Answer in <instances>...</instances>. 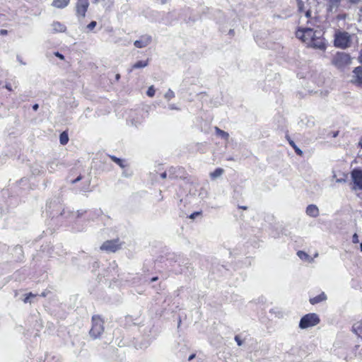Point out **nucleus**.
Here are the masks:
<instances>
[{
    "mask_svg": "<svg viewBox=\"0 0 362 362\" xmlns=\"http://www.w3.org/2000/svg\"><path fill=\"white\" fill-rule=\"evenodd\" d=\"M358 60L362 64V48H361V52H360V55L358 57Z\"/></svg>",
    "mask_w": 362,
    "mask_h": 362,
    "instance_id": "35",
    "label": "nucleus"
},
{
    "mask_svg": "<svg viewBox=\"0 0 362 362\" xmlns=\"http://www.w3.org/2000/svg\"><path fill=\"white\" fill-rule=\"evenodd\" d=\"M18 60L19 61V62H20L21 64H25V63H23V62H22V60H21V59H20L19 57H18Z\"/></svg>",
    "mask_w": 362,
    "mask_h": 362,
    "instance_id": "47",
    "label": "nucleus"
},
{
    "mask_svg": "<svg viewBox=\"0 0 362 362\" xmlns=\"http://www.w3.org/2000/svg\"><path fill=\"white\" fill-rule=\"evenodd\" d=\"M332 63L337 68H343L351 64V57L346 53L337 52L334 56Z\"/></svg>",
    "mask_w": 362,
    "mask_h": 362,
    "instance_id": "5",
    "label": "nucleus"
},
{
    "mask_svg": "<svg viewBox=\"0 0 362 362\" xmlns=\"http://www.w3.org/2000/svg\"><path fill=\"white\" fill-rule=\"evenodd\" d=\"M347 1L352 4H358V2L361 1L362 0H347Z\"/></svg>",
    "mask_w": 362,
    "mask_h": 362,
    "instance_id": "31",
    "label": "nucleus"
},
{
    "mask_svg": "<svg viewBox=\"0 0 362 362\" xmlns=\"http://www.w3.org/2000/svg\"><path fill=\"white\" fill-rule=\"evenodd\" d=\"M359 146L362 148V138L361 139L359 143H358Z\"/></svg>",
    "mask_w": 362,
    "mask_h": 362,
    "instance_id": "46",
    "label": "nucleus"
},
{
    "mask_svg": "<svg viewBox=\"0 0 362 362\" xmlns=\"http://www.w3.org/2000/svg\"><path fill=\"white\" fill-rule=\"evenodd\" d=\"M5 88H6L7 90H10V91H11V90H12V88H11V84H6V85L5 86Z\"/></svg>",
    "mask_w": 362,
    "mask_h": 362,
    "instance_id": "33",
    "label": "nucleus"
},
{
    "mask_svg": "<svg viewBox=\"0 0 362 362\" xmlns=\"http://www.w3.org/2000/svg\"><path fill=\"white\" fill-rule=\"evenodd\" d=\"M59 141H60L61 144H62V145H65L68 143L69 136H68V134L65 132H62L60 134Z\"/></svg>",
    "mask_w": 362,
    "mask_h": 362,
    "instance_id": "20",
    "label": "nucleus"
},
{
    "mask_svg": "<svg viewBox=\"0 0 362 362\" xmlns=\"http://www.w3.org/2000/svg\"><path fill=\"white\" fill-rule=\"evenodd\" d=\"M0 33L2 34V35H6L7 33V30H1L0 31Z\"/></svg>",
    "mask_w": 362,
    "mask_h": 362,
    "instance_id": "39",
    "label": "nucleus"
},
{
    "mask_svg": "<svg viewBox=\"0 0 362 362\" xmlns=\"http://www.w3.org/2000/svg\"><path fill=\"white\" fill-rule=\"evenodd\" d=\"M351 43V35L346 31L337 30L334 35V46L341 49H346L350 47Z\"/></svg>",
    "mask_w": 362,
    "mask_h": 362,
    "instance_id": "2",
    "label": "nucleus"
},
{
    "mask_svg": "<svg viewBox=\"0 0 362 362\" xmlns=\"http://www.w3.org/2000/svg\"><path fill=\"white\" fill-rule=\"evenodd\" d=\"M53 33H64L66 30V27L59 21H54L51 25Z\"/></svg>",
    "mask_w": 362,
    "mask_h": 362,
    "instance_id": "10",
    "label": "nucleus"
},
{
    "mask_svg": "<svg viewBox=\"0 0 362 362\" xmlns=\"http://www.w3.org/2000/svg\"><path fill=\"white\" fill-rule=\"evenodd\" d=\"M27 296H29V297H35L36 295L32 293H29Z\"/></svg>",
    "mask_w": 362,
    "mask_h": 362,
    "instance_id": "43",
    "label": "nucleus"
},
{
    "mask_svg": "<svg viewBox=\"0 0 362 362\" xmlns=\"http://www.w3.org/2000/svg\"><path fill=\"white\" fill-rule=\"evenodd\" d=\"M299 16L300 26L296 32V37L307 47L325 50L327 45L320 30H314L319 27L320 20L317 13H313L310 3L305 4L302 0H296Z\"/></svg>",
    "mask_w": 362,
    "mask_h": 362,
    "instance_id": "1",
    "label": "nucleus"
},
{
    "mask_svg": "<svg viewBox=\"0 0 362 362\" xmlns=\"http://www.w3.org/2000/svg\"><path fill=\"white\" fill-rule=\"evenodd\" d=\"M112 160H114L117 164H118L119 166L123 167V163H123V161H122L121 159L117 158H116V157H115V156H112Z\"/></svg>",
    "mask_w": 362,
    "mask_h": 362,
    "instance_id": "24",
    "label": "nucleus"
},
{
    "mask_svg": "<svg viewBox=\"0 0 362 362\" xmlns=\"http://www.w3.org/2000/svg\"><path fill=\"white\" fill-rule=\"evenodd\" d=\"M326 298H327V296H326L325 293H322L320 295H318L313 298H310V302L311 304L314 305V304L318 303L320 302H322V301L326 300Z\"/></svg>",
    "mask_w": 362,
    "mask_h": 362,
    "instance_id": "14",
    "label": "nucleus"
},
{
    "mask_svg": "<svg viewBox=\"0 0 362 362\" xmlns=\"http://www.w3.org/2000/svg\"><path fill=\"white\" fill-rule=\"evenodd\" d=\"M353 73L354 77L356 78L355 81L358 83H362V66L356 67Z\"/></svg>",
    "mask_w": 362,
    "mask_h": 362,
    "instance_id": "13",
    "label": "nucleus"
},
{
    "mask_svg": "<svg viewBox=\"0 0 362 362\" xmlns=\"http://www.w3.org/2000/svg\"><path fill=\"white\" fill-rule=\"evenodd\" d=\"M360 13H361L360 16L362 17V7L360 9Z\"/></svg>",
    "mask_w": 362,
    "mask_h": 362,
    "instance_id": "50",
    "label": "nucleus"
},
{
    "mask_svg": "<svg viewBox=\"0 0 362 362\" xmlns=\"http://www.w3.org/2000/svg\"><path fill=\"white\" fill-rule=\"evenodd\" d=\"M241 209H244V210H246L247 209V206H240Z\"/></svg>",
    "mask_w": 362,
    "mask_h": 362,
    "instance_id": "49",
    "label": "nucleus"
},
{
    "mask_svg": "<svg viewBox=\"0 0 362 362\" xmlns=\"http://www.w3.org/2000/svg\"><path fill=\"white\" fill-rule=\"evenodd\" d=\"M346 182V180L344 178H340V179L337 180V182H338V183H342V182Z\"/></svg>",
    "mask_w": 362,
    "mask_h": 362,
    "instance_id": "32",
    "label": "nucleus"
},
{
    "mask_svg": "<svg viewBox=\"0 0 362 362\" xmlns=\"http://www.w3.org/2000/svg\"><path fill=\"white\" fill-rule=\"evenodd\" d=\"M346 16H347V15L346 13H341V14L337 15V19L339 21L344 20L346 18Z\"/></svg>",
    "mask_w": 362,
    "mask_h": 362,
    "instance_id": "26",
    "label": "nucleus"
},
{
    "mask_svg": "<svg viewBox=\"0 0 362 362\" xmlns=\"http://www.w3.org/2000/svg\"><path fill=\"white\" fill-rule=\"evenodd\" d=\"M45 296H46V294H45V292H43V293H41V296L45 297Z\"/></svg>",
    "mask_w": 362,
    "mask_h": 362,
    "instance_id": "51",
    "label": "nucleus"
},
{
    "mask_svg": "<svg viewBox=\"0 0 362 362\" xmlns=\"http://www.w3.org/2000/svg\"><path fill=\"white\" fill-rule=\"evenodd\" d=\"M81 180V176H79V177H78L76 180H74L73 181V182H74V183H76V182H78V181H79V180Z\"/></svg>",
    "mask_w": 362,
    "mask_h": 362,
    "instance_id": "38",
    "label": "nucleus"
},
{
    "mask_svg": "<svg viewBox=\"0 0 362 362\" xmlns=\"http://www.w3.org/2000/svg\"><path fill=\"white\" fill-rule=\"evenodd\" d=\"M169 108H170V110H175V109H177V107H175L174 105H169Z\"/></svg>",
    "mask_w": 362,
    "mask_h": 362,
    "instance_id": "40",
    "label": "nucleus"
},
{
    "mask_svg": "<svg viewBox=\"0 0 362 362\" xmlns=\"http://www.w3.org/2000/svg\"><path fill=\"white\" fill-rule=\"evenodd\" d=\"M75 11L76 17L81 20L85 18L89 6L88 0H76Z\"/></svg>",
    "mask_w": 362,
    "mask_h": 362,
    "instance_id": "7",
    "label": "nucleus"
},
{
    "mask_svg": "<svg viewBox=\"0 0 362 362\" xmlns=\"http://www.w3.org/2000/svg\"><path fill=\"white\" fill-rule=\"evenodd\" d=\"M306 214L310 217L315 218L319 216V209L315 204H310L306 208Z\"/></svg>",
    "mask_w": 362,
    "mask_h": 362,
    "instance_id": "11",
    "label": "nucleus"
},
{
    "mask_svg": "<svg viewBox=\"0 0 362 362\" xmlns=\"http://www.w3.org/2000/svg\"><path fill=\"white\" fill-rule=\"evenodd\" d=\"M157 279H158V277H153V278H152L151 281H157Z\"/></svg>",
    "mask_w": 362,
    "mask_h": 362,
    "instance_id": "44",
    "label": "nucleus"
},
{
    "mask_svg": "<svg viewBox=\"0 0 362 362\" xmlns=\"http://www.w3.org/2000/svg\"><path fill=\"white\" fill-rule=\"evenodd\" d=\"M351 178L353 183L352 190H362V170L358 168L353 169Z\"/></svg>",
    "mask_w": 362,
    "mask_h": 362,
    "instance_id": "6",
    "label": "nucleus"
},
{
    "mask_svg": "<svg viewBox=\"0 0 362 362\" xmlns=\"http://www.w3.org/2000/svg\"><path fill=\"white\" fill-rule=\"evenodd\" d=\"M96 24H97V23H96V22H95V21H92V22H90V23L88 25L87 28H88L89 30H93V29L96 26Z\"/></svg>",
    "mask_w": 362,
    "mask_h": 362,
    "instance_id": "25",
    "label": "nucleus"
},
{
    "mask_svg": "<svg viewBox=\"0 0 362 362\" xmlns=\"http://www.w3.org/2000/svg\"><path fill=\"white\" fill-rule=\"evenodd\" d=\"M119 248V244L116 240H107L103 243V244L100 246V250L114 252L117 251Z\"/></svg>",
    "mask_w": 362,
    "mask_h": 362,
    "instance_id": "9",
    "label": "nucleus"
},
{
    "mask_svg": "<svg viewBox=\"0 0 362 362\" xmlns=\"http://www.w3.org/2000/svg\"><path fill=\"white\" fill-rule=\"evenodd\" d=\"M148 64V60L146 61H139L136 62L130 69V71H132L134 69H141L144 68L147 66Z\"/></svg>",
    "mask_w": 362,
    "mask_h": 362,
    "instance_id": "15",
    "label": "nucleus"
},
{
    "mask_svg": "<svg viewBox=\"0 0 362 362\" xmlns=\"http://www.w3.org/2000/svg\"><path fill=\"white\" fill-rule=\"evenodd\" d=\"M155 89L153 86H150L147 90V95L149 97H153L155 95Z\"/></svg>",
    "mask_w": 362,
    "mask_h": 362,
    "instance_id": "22",
    "label": "nucleus"
},
{
    "mask_svg": "<svg viewBox=\"0 0 362 362\" xmlns=\"http://www.w3.org/2000/svg\"><path fill=\"white\" fill-rule=\"evenodd\" d=\"M119 78H120V75H119V74H117L116 75V79H117V80H119Z\"/></svg>",
    "mask_w": 362,
    "mask_h": 362,
    "instance_id": "45",
    "label": "nucleus"
},
{
    "mask_svg": "<svg viewBox=\"0 0 362 362\" xmlns=\"http://www.w3.org/2000/svg\"><path fill=\"white\" fill-rule=\"evenodd\" d=\"M296 152L298 154V155H302L303 152L300 150V149H296Z\"/></svg>",
    "mask_w": 362,
    "mask_h": 362,
    "instance_id": "41",
    "label": "nucleus"
},
{
    "mask_svg": "<svg viewBox=\"0 0 362 362\" xmlns=\"http://www.w3.org/2000/svg\"><path fill=\"white\" fill-rule=\"evenodd\" d=\"M166 175H166V173H163L160 175V176H161V177H162L163 179L165 178V177H166Z\"/></svg>",
    "mask_w": 362,
    "mask_h": 362,
    "instance_id": "42",
    "label": "nucleus"
},
{
    "mask_svg": "<svg viewBox=\"0 0 362 362\" xmlns=\"http://www.w3.org/2000/svg\"><path fill=\"white\" fill-rule=\"evenodd\" d=\"M152 42V37L149 35H144L134 41V45L137 48H144L149 45Z\"/></svg>",
    "mask_w": 362,
    "mask_h": 362,
    "instance_id": "8",
    "label": "nucleus"
},
{
    "mask_svg": "<svg viewBox=\"0 0 362 362\" xmlns=\"http://www.w3.org/2000/svg\"><path fill=\"white\" fill-rule=\"evenodd\" d=\"M39 106L37 104H35L33 106V109L36 111L37 109H38Z\"/></svg>",
    "mask_w": 362,
    "mask_h": 362,
    "instance_id": "37",
    "label": "nucleus"
},
{
    "mask_svg": "<svg viewBox=\"0 0 362 362\" xmlns=\"http://www.w3.org/2000/svg\"><path fill=\"white\" fill-rule=\"evenodd\" d=\"M320 322V318L315 313H309L303 316L299 323L301 329H307L317 325Z\"/></svg>",
    "mask_w": 362,
    "mask_h": 362,
    "instance_id": "4",
    "label": "nucleus"
},
{
    "mask_svg": "<svg viewBox=\"0 0 362 362\" xmlns=\"http://www.w3.org/2000/svg\"><path fill=\"white\" fill-rule=\"evenodd\" d=\"M54 55H55L56 57H59L60 59H62V60H63V59H64V57L62 54H60L59 52H55V53H54Z\"/></svg>",
    "mask_w": 362,
    "mask_h": 362,
    "instance_id": "29",
    "label": "nucleus"
},
{
    "mask_svg": "<svg viewBox=\"0 0 362 362\" xmlns=\"http://www.w3.org/2000/svg\"><path fill=\"white\" fill-rule=\"evenodd\" d=\"M352 241L354 243H358V236L356 233H354L352 238Z\"/></svg>",
    "mask_w": 362,
    "mask_h": 362,
    "instance_id": "27",
    "label": "nucleus"
},
{
    "mask_svg": "<svg viewBox=\"0 0 362 362\" xmlns=\"http://www.w3.org/2000/svg\"><path fill=\"white\" fill-rule=\"evenodd\" d=\"M200 213L199 212H195V213H193L190 216H189V218H194L196 216L199 215Z\"/></svg>",
    "mask_w": 362,
    "mask_h": 362,
    "instance_id": "30",
    "label": "nucleus"
},
{
    "mask_svg": "<svg viewBox=\"0 0 362 362\" xmlns=\"http://www.w3.org/2000/svg\"><path fill=\"white\" fill-rule=\"evenodd\" d=\"M194 358H195V354H192V355H190V356H189L188 360H189V361H192V359H194Z\"/></svg>",
    "mask_w": 362,
    "mask_h": 362,
    "instance_id": "36",
    "label": "nucleus"
},
{
    "mask_svg": "<svg viewBox=\"0 0 362 362\" xmlns=\"http://www.w3.org/2000/svg\"><path fill=\"white\" fill-rule=\"evenodd\" d=\"M340 1H341V0H329V10L332 11L333 9L337 8L339 5Z\"/></svg>",
    "mask_w": 362,
    "mask_h": 362,
    "instance_id": "21",
    "label": "nucleus"
},
{
    "mask_svg": "<svg viewBox=\"0 0 362 362\" xmlns=\"http://www.w3.org/2000/svg\"><path fill=\"white\" fill-rule=\"evenodd\" d=\"M297 255L298 256V257L303 260H306V261H309V262H312L313 261V259H311L310 257V256L305 252L303 251H298L297 252Z\"/></svg>",
    "mask_w": 362,
    "mask_h": 362,
    "instance_id": "18",
    "label": "nucleus"
},
{
    "mask_svg": "<svg viewBox=\"0 0 362 362\" xmlns=\"http://www.w3.org/2000/svg\"><path fill=\"white\" fill-rule=\"evenodd\" d=\"M360 249H361V251L362 252V243L360 245Z\"/></svg>",
    "mask_w": 362,
    "mask_h": 362,
    "instance_id": "52",
    "label": "nucleus"
},
{
    "mask_svg": "<svg viewBox=\"0 0 362 362\" xmlns=\"http://www.w3.org/2000/svg\"><path fill=\"white\" fill-rule=\"evenodd\" d=\"M173 97L174 93L170 89H169L168 92L165 94V98H167L168 100H170Z\"/></svg>",
    "mask_w": 362,
    "mask_h": 362,
    "instance_id": "23",
    "label": "nucleus"
},
{
    "mask_svg": "<svg viewBox=\"0 0 362 362\" xmlns=\"http://www.w3.org/2000/svg\"><path fill=\"white\" fill-rule=\"evenodd\" d=\"M223 172H224L223 169H222L221 168H216L214 172H211L210 173V177L212 179H216L217 177H221L223 175Z\"/></svg>",
    "mask_w": 362,
    "mask_h": 362,
    "instance_id": "16",
    "label": "nucleus"
},
{
    "mask_svg": "<svg viewBox=\"0 0 362 362\" xmlns=\"http://www.w3.org/2000/svg\"><path fill=\"white\" fill-rule=\"evenodd\" d=\"M215 130H216V134L218 136H221V138H223V139H224L226 140L228 139L229 134L227 132L220 129L218 127H215Z\"/></svg>",
    "mask_w": 362,
    "mask_h": 362,
    "instance_id": "19",
    "label": "nucleus"
},
{
    "mask_svg": "<svg viewBox=\"0 0 362 362\" xmlns=\"http://www.w3.org/2000/svg\"><path fill=\"white\" fill-rule=\"evenodd\" d=\"M69 3L70 0H53L51 5L56 8L63 9L66 8Z\"/></svg>",
    "mask_w": 362,
    "mask_h": 362,
    "instance_id": "12",
    "label": "nucleus"
},
{
    "mask_svg": "<svg viewBox=\"0 0 362 362\" xmlns=\"http://www.w3.org/2000/svg\"><path fill=\"white\" fill-rule=\"evenodd\" d=\"M338 135V132H335L333 135L334 137H336Z\"/></svg>",
    "mask_w": 362,
    "mask_h": 362,
    "instance_id": "48",
    "label": "nucleus"
},
{
    "mask_svg": "<svg viewBox=\"0 0 362 362\" xmlns=\"http://www.w3.org/2000/svg\"><path fill=\"white\" fill-rule=\"evenodd\" d=\"M92 327L90 330V335L96 339L103 333L104 332V322L99 316H93L92 317Z\"/></svg>",
    "mask_w": 362,
    "mask_h": 362,
    "instance_id": "3",
    "label": "nucleus"
},
{
    "mask_svg": "<svg viewBox=\"0 0 362 362\" xmlns=\"http://www.w3.org/2000/svg\"><path fill=\"white\" fill-rule=\"evenodd\" d=\"M23 301H24L25 303H27L30 302V297H29V296H27L25 298V299L23 300Z\"/></svg>",
    "mask_w": 362,
    "mask_h": 362,
    "instance_id": "34",
    "label": "nucleus"
},
{
    "mask_svg": "<svg viewBox=\"0 0 362 362\" xmlns=\"http://www.w3.org/2000/svg\"><path fill=\"white\" fill-rule=\"evenodd\" d=\"M353 330H354V332H355L357 334L362 333V318H361V321L357 322L354 324Z\"/></svg>",
    "mask_w": 362,
    "mask_h": 362,
    "instance_id": "17",
    "label": "nucleus"
},
{
    "mask_svg": "<svg viewBox=\"0 0 362 362\" xmlns=\"http://www.w3.org/2000/svg\"><path fill=\"white\" fill-rule=\"evenodd\" d=\"M235 340L237 342L238 346H241L243 344V341L240 339L239 336H235Z\"/></svg>",
    "mask_w": 362,
    "mask_h": 362,
    "instance_id": "28",
    "label": "nucleus"
}]
</instances>
